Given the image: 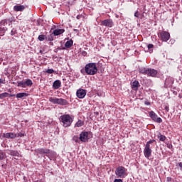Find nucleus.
I'll use <instances>...</instances> for the list:
<instances>
[{"label": "nucleus", "mask_w": 182, "mask_h": 182, "mask_svg": "<svg viewBox=\"0 0 182 182\" xmlns=\"http://www.w3.org/2000/svg\"><path fill=\"white\" fill-rule=\"evenodd\" d=\"M25 9V6L23 5H16L14 6V11L15 12H22Z\"/></svg>", "instance_id": "nucleus-15"}, {"label": "nucleus", "mask_w": 182, "mask_h": 182, "mask_svg": "<svg viewBox=\"0 0 182 182\" xmlns=\"http://www.w3.org/2000/svg\"><path fill=\"white\" fill-rule=\"evenodd\" d=\"M80 73L82 74V75H85V73H86V67H85V69H82L80 70Z\"/></svg>", "instance_id": "nucleus-34"}, {"label": "nucleus", "mask_w": 182, "mask_h": 182, "mask_svg": "<svg viewBox=\"0 0 182 182\" xmlns=\"http://www.w3.org/2000/svg\"><path fill=\"white\" fill-rule=\"evenodd\" d=\"M53 36H55V35L53 33L50 34L49 36H48L46 39H47L50 42H52V41H53Z\"/></svg>", "instance_id": "nucleus-25"}, {"label": "nucleus", "mask_w": 182, "mask_h": 182, "mask_svg": "<svg viewBox=\"0 0 182 182\" xmlns=\"http://www.w3.org/2000/svg\"><path fill=\"white\" fill-rule=\"evenodd\" d=\"M9 154L14 157H19V152L18 151L10 150Z\"/></svg>", "instance_id": "nucleus-21"}, {"label": "nucleus", "mask_w": 182, "mask_h": 182, "mask_svg": "<svg viewBox=\"0 0 182 182\" xmlns=\"http://www.w3.org/2000/svg\"><path fill=\"white\" fill-rule=\"evenodd\" d=\"M76 95L78 99H84L85 96H86V90L80 89L77 90Z\"/></svg>", "instance_id": "nucleus-12"}, {"label": "nucleus", "mask_w": 182, "mask_h": 182, "mask_svg": "<svg viewBox=\"0 0 182 182\" xmlns=\"http://www.w3.org/2000/svg\"><path fill=\"white\" fill-rule=\"evenodd\" d=\"M81 17H82V15H78L77 16V19H80Z\"/></svg>", "instance_id": "nucleus-44"}, {"label": "nucleus", "mask_w": 182, "mask_h": 182, "mask_svg": "<svg viewBox=\"0 0 182 182\" xmlns=\"http://www.w3.org/2000/svg\"><path fill=\"white\" fill-rule=\"evenodd\" d=\"M28 96H29V94L26 92H19L16 95L17 99H23V97H28Z\"/></svg>", "instance_id": "nucleus-18"}, {"label": "nucleus", "mask_w": 182, "mask_h": 182, "mask_svg": "<svg viewBox=\"0 0 182 182\" xmlns=\"http://www.w3.org/2000/svg\"><path fill=\"white\" fill-rule=\"evenodd\" d=\"M144 105H146V106H150V102L145 101Z\"/></svg>", "instance_id": "nucleus-37"}, {"label": "nucleus", "mask_w": 182, "mask_h": 182, "mask_svg": "<svg viewBox=\"0 0 182 182\" xmlns=\"http://www.w3.org/2000/svg\"><path fill=\"white\" fill-rule=\"evenodd\" d=\"M44 39H46V35L38 36V41H40L41 42L43 41Z\"/></svg>", "instance_id": "nucleus-29"}, {"label": "nucleus", "mask_w": 182, "mask_h": 182, "mask_svg": "<svg viewBox=\"0 0 182 182\" xmlns=\"http://www.w3.org/2000/svg\"><path fill=\"white\" fill-rule=\"evenodd\" d=\"M139 86H140V83L137 80H135L132 83V89L133 90H139Z\"/></svg>", "instance_id": "nucleus-17"}, {"label": "nucleus", "mask_w": 182, "mask_h": 182, "mask_svg": "<svg viewBox=\"0 0 182 182\" xmlns=\"http://www.w3.org/2000/svg\"><path fill=\"white\" fill-rule=\"evenodd\" d=\"M62 85V82H60V80H57L53 82V87L54 89H59Z\"/></svg>", "instance_id": "nucleus-20"}, {"label": "nucleus", "mask_w": 182, "mask_h": 182, "mask_svg": "<svg viewBox=\"0 0 182 182\" xmlns=\"http://www.w3.org/2000/svg\"><path fill=\"white\" fill-rule=\"evenodd\" d=\"M103 26H107L108 28H112L113 26V21L111 19H106L101 22Z\"/></svg>", "instance_id": "nucleus-13"}, {"label": "nucleus", "mask_w": 182, "mask_h": 182, "mask_svg": "<svg viewBox=\"0 0 182 182\" xmlns=\"http://www.w3.org/2000/svg\"><path fill=\"white\" fill-rule=\"evenodd\" d=\"M65 46L67 48H72V46H73V40L68 41L65 43Z\"/></svg>", "instance_id": "nucleus-22"}, {"label": "nucleus", "mask_w": 182, "mask_h": 182, "mask_svg": "<svg viewBox=\"0 0 182 182\" xmlns=\"http://www.w3.org/2000/svg\"><path fill=\"white\" fill-rule=\"evenodd\" d=\"M18 87H26V86L28 87H31L32 86V85H33V82H32V80L31 79H28L26 80V81H20L18 82Z\"/></svg>", "instance_id": "nucleus-6"}, {"label": "nucleus", "mask_w": 182, "mask_h": 182, "mask_svg": "<svg viewBox=\"0 0 182 182\" xmlns=\"http://www.w3.org/2000/svg\"><path fill=\"white\" fill-rule=\"evenodd\" d=\"M139 73H142V75H147L148 68H139Z\"/></svg>", "instance_id": "nucleus-23"}, {"label": "nucleus", "mask_w": 182, "mask_h": 182, "mask_svg": "<svg viewBox=\"0 0 182 182\" xmlns=\"http://www.w3.org/2000/svg\"><path fill=\"white\" fill-rule=\"evenodd\" d=\"M9 96V93L4 92L0 94V99H4V97H8Z\"/></svg>", "instance_id": "nucleus-26"}, {"label": "nucleus", "mask_w": 182, "mask_h": 182, "mask_svg": "<svg viewBox=\"0 0 182 182\" xmlns=\"http://www.w3.org/2000/svg\"><path fill=\"white\" fill-rule=\"evenodd\" d=\"M74 32H76V33H79V30L77 29H73Z\"/></svg>", "instance_id": "nucleus-42"}, {"label": "nucleus", "mask_w": 182, "mask_h": 182, "mask_svg": "<svg viewBox=\"0 0 182 182\" xmlns=\"http://www.w3.org/2000/svg\"><path fill=\"white\" fill-rule=\"evenodd\" d=\"M6 25H8L7 20H3L0 22V32H6V31H8V28H6Z\"/></svg>", "instance_id": "nucleus-11"}, {"label": "nucleus", "mask_w": 182, "mask_h": 182, "mask_svg": "<svg viewBox=\"0 0 182 182\" xmlns=\"http://www.w3.org/2000/svg\"><path fill=\"white\" fill-rule=\"evenodd\" d=\"M146 75L147 76H151V77H156V76H157V70L153 68H148Z\"/></svg>", "instance_id": "nucleus-14"}, {"label": "nucleus", "mask_w": 182, "mask_h": 182, "mask_svg": "<svg viewBox=\"0 0 182 182\" xmlns=\"http://www.w3.org/2000/svg\"><path fill=\"white\" fill-rule=\"evenodd\" d=\"M114 182H123L122 179H114Z\"/></svg>", "instance_id": "nucleus-36"}, {"label": "nucleus", "mask_w": 182, "mask_h": 182, "mask_svg": "<svg viewBox=\"0 0 182 182\" xmlns=\"http://www.w3.org/2000/svg\"><path fill=\"white\" fill-rule=\"evenodd\" d=\"M154 46L153 44H149L148 45V49H153Z\"/></svg>", "instance_id": "nucleus-35"}, {"label": "nucleus", "mask_w": 182, "mask_h": 182, "mask_svg": "<svg viewBox=\"0 0 182 182\" xmlns=\"http://www.w3.org/2000/svg\"><path fill=\"white\" fill-rule=\"evenodd\" d=\"M11 35H15V31L14 30L11 31Z\"/></svg>", "instance_id": "nucleus-45"}, {"label": "nucleus", "mask_w": 182, "mask_h": 182, "mask_svg": "<svg viewBox=\"0 0 182 182\" xmlns=\"http://www.w3.org/2000/svg\"><path fill=\"white\" fill-rule=\"evenodd\" d=\"M158 139H159L160 141H166V136L162 135V134H159V136H158Z\"/></svg>", "instance_id": "nucleus-27"}, {"label": "nucleus", "mask_w": 182, "mask_h": 182, "mask_svg": "<svg viewBox=\"0 0 182 182\" xmlns=\"http://www.w3.org/2000/svg\"><path fill=\"white\" fill-rule=\"evenodd\" d=\"M46 73H48L49 75H52V73H55V70L53 69H48L46 71Z\"/></svg>", "instance_id": "nucleus-30"}, {"label": "nucleus", "mask_w": 182, "mask_h": 182, "mask_svg": "<svg viewBox=\"0 0 182 182\" xmlns=\"http://www.w3.org/2000/svg\"><path fill=\"white\" fill-rule=\"evenodd\" d=\"M80 141L82 143H86L89 141V132H82L80 134Z\"/></svg>", "instance_id": "nucleus-7"}, {"label": "nucleus", "mask_w": 182, "mask_h": 182, "mask_svg": "<svg viewBox=\"0 0 182 182\" xmlns=\"http://www.w3.org/2000/svg\"><path fill=\"white\" fill-rule=\"evenodd\" d=\"M87 54V53H86V51H83V52H82L83 56H86Z\"/></svg>", "instance_id": "nucleus-43"}, {"label": "nucleus", "mask_w": 182, "mask_h": 182, "mask_svg": "<svg viewBox=\"0 0 182 182\" xmlns=\"http://www.w3.org/2000/svg\"><path fill=\"white\" fill-rule=\"evenodd\" d=\"M153 143H156V140L151 139L146 142L144 149V154L146 159H150L151 156V149H153Z\"/></svg>", "instance_id": "nucleus-2"}, {"label": "nucleus", "mask_w": 182, "mask_h": 182, "mask_svg": "<svg viewBox=\"0 0 182 182\" xmlns=\"http://www.w3.org/2000/svg\"><path fill=\"white\" fill-rule=\"evenodd\" d=\"M115 174L119 178H124L127 176V169L124 166H118L115 170Z\"/></svg>", "instance_id": "nucleus-4"}, {"label": "nucleus", "mask_w": 182, "mask_h": 182, "mask_svg": "<svg viewBox=\"0 0 182 182\" xmlns=\"http://www.w3.org/2000/svg\"><path fill=\"white\" fill-rule=\"evenodd\" d=\"M1 83H4V82L2 81V79H0V85Z\"/></svg>", "instance_id": "nucleus-46"}, {"label": "nucleus", "mask_w": 182, "mask_h": 182, "mask_svg": "<svg viewBox=\"0 0 182 182\" xmlns=\"http://www.w3.org/2000/svg\"><path fill=\"white\" fill-rule=\"evenodd\" d=\"M15 97L14 94H9L8 97Z\"/></svg>", "instance_id": "nucleus-38"}, {"label": "nucleus", "mask_w": 182, "mask_h": 182, "mask_svg": "<svg viewBox=\"0 0 182 182\" xmlns=\"http://www.w3.org/2000/svg\"><path fill=\"white\" fill-rule=\"evenodd\" d=\"M65 33V29L63 28L55 29L53 32L54 36H58V35H62V33Z\"/></svg>", "instance_id": "nucleus-16"}, {"label": "nucleus", "mask_w": 182, "mask_h": 182, "mask_svg": "<svg viewBox=\"0 0 182 182\" xmlns=\"http://www.w3.org/2000/svg\"><path fill=\"white\" fill-rule=\"evenodd\" d=\"M85 73L87 75H96L97 73L96 63H90L85 65Z\"/></svg>", "instance_id": "nucleus-3"}, {"label": "nucleus", "mask_w": 182, "mask_h": 182, "mask_svg": "<svg viewBox=\"0 0 182 182\" xmlns=\"http://www.w3.org/2000/svg\"><path fill=\"white\" fill-rule=\"evenodd\" d=\"M73 140L74 141H75V143H80V139H79V136L75 135L73 137Z\"/></svg>", "instance_id": "nucleus-28"}, {"label": "nucleus", "mask_w": 182, "mask_h": 182, "mask_svg": "<svg viewBox=\"0 0 182 182\" xmlns=\"http://www.w3.org/2000/svg\"><path fill=\"white\" fill-rule=\"evenodd\" d=\"M160 37L162 42H167L170 39V33L167 31H162L160 33Z\"/></svg>", "instance_id": "nucleus-9"}, {"label": "nucleus", "mask_w": 182, "mask_h": 182, "mask_svg": "<svg viewBox=\"0 0 182 182\" xmlns=\"http://www.w3.org/2000/svg\"><path fill=\"white\" fill-rule=\"evenodd\" d=\"M4 137H6V139H16L17 136L16 134H14L13 132H8L4 134Z\"/></svg>", "instance_id": "nucleus-19"}, {"label": "nucleus", "mask_w": 182, "mask_h": 182, "mask_svg": "<svg viewBox=\"0 0 182 182\" xmlns=\"http://www.w3.org/2000/svg\"><path fill=\"white\" fill-rule=\"evenodd\" d=\"M16 136V137H23V136H25V134H22L20 132Z\"/></svg>", "instance_id": "nucleus-33"}, {"label": "nucleus", "mask_w": 182, "mask_h": 182, "mask_svg": "<svg viewBox=\"0 0 182 182\" xmlns=\"http://www.w3.org/2000/svg\"><path fill=\"white\" fill-rule=\"evenodd\" d=\"M60 123H61L63 127H70L73 123V119L70 114H63L60 117Z\"/></svg>", "instance_id": "nucleus-1"}, {"label": "nucleus", "mask_w": 182, "mask_h": 182, "mask_svg": "<svg viewBox=\"0 0 182 182\" xmlns=\"http://www.w3.org/2000/svg\"><path fill=\"white\" fill-rule=\"evenodd\" d=\"M37 154H49L50 149L46 148H40L35 150Z\"/></svg>", "instance_id": "nucleus-10"}, {"label": "nucleus", "mask_w": 182, "mask_h": 182, "mask_svg": "<svg viewBox=\"0 0 182 182\" xmlns=\"http://www.w3.org/2000/svg\"><path fill=\"white\" fill-rule=\"evenodd\" d=\"M5 159V153L1 152L0 153V160H4Z\"/></svg>", "instance_id": "nucleus-31"}, {"label": "nucleus", "mask_w": 182, "mask_h": 182, "mask_svg": "<svg viewBox=\"0 0 182 182\" xmlns=\"http://www.w3.org/2000/svg\"><path fill=\"white\" fill-rule=\"evenodd\" d=\"M149 117H151L153 122H155L156 123L163 122V119H161L160 117H158L156 112H154V111L149 112Z\"/></svg>", "instance_id": "nucleus-8"}, {"label": "nucleus", "mask_w": 182, "mask_h": 182, "mask_svg": "<svg viewBox=\"0 0 182 182\" xmlns=\"http://www.w3.org/2000/svg\"><path fill=\"white\" fill-rule=\"evenodd\" d=\"M165 110H166V112H168L169 108H168V106H166V107H165Z\"/></svg>", "instance_id": "nucleus-41"}, {"label": "nucleus", "mask_w": 182, "mask_h": 182, "mask_svg": "<svg viewBox=\"0 0 182 182\" xmlns=\"http://www.w3.org/2000/svg\"><path fill=\"white\" fill-rule=\"evenodd\" d=\"M179 167L181 168V170H182V162H180L178 164Z\"/></svg>", "instance_id": "nucleus-40"}, {"label": "nucleus", "mask_w": 182, "mask_h": 182, "mask_svg": "<svg viewBox=\"0 0 182 182\" xmlns=\"http://www.w3.org/2000/svg\"><path fill=\"white\" fill-rule=\"evenodd\" d=\"M166 181H168V182L171 181V177H167L166 178Z\"/></svg>", "instance_id": "nucleus-39"}, {"label": "nucleus", "mask_w": 182, "mask_h": 182, "mask_svg": "<svg viewBox=\"0 0 182 182\" xmlns=\"http://www.w3.org/2000/svg\"><path fill=\"white\" fill-rule=\"evenodd\" d=\"M83 124H85V122L79 119L76 124H75V127H82V126H83Z\"/></svg>", "instance_id": "nucleus-24"}, {"label": "nucleus", "mask_w": 182, "mask_h": 182, "mask_svg": "<svg viewBox=\"0 0 182 182\" xmlns=\"http://www.w3.org/2000/svg\"><path fill=\"white\" fill-rule=\"evenodd\" d=\"M134 16L135 18H139L140 17V14L139 11H136L134 13Z\"/></svg>", "instance_id": "nucleus-32"}, {"label": "nucleus", "mask_w": 182, "mask_h": 182, "mask_svg": "<svg viewBox=\"0 0 182 182\" xmlns=\"http://www.w3.org/2000/svg\"><path fill=\"white\" fill-rule=\"evenodd\" d=\"M49 102L53 103V105H60L62 106H66V105H69L68 100L63 98L50 97Z\"/></svg>", "instance_id": "nucleus-5"}]
</instances>
